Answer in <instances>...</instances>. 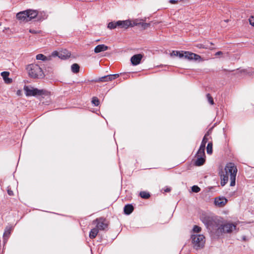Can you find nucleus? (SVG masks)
Masks as SVG:
<instances>
[{
	"instance_id": "nucleus-1",
	"label": "nucleus",
	"mask_w": 254,
	"mask_h": 254,
	"mask_svg": "<svg viewBox=\"0 0 254 254\" xmlns=\"http://www.w3.org/2000/svg\"><path fill=\"white\" fill-rule=\"evenodd\" d=\"M207 228L213 233L219 236L224 233H230L235 230L236 226L232 223L222 224L218 220L209 219Z\"/></svg>"
},
{
	"instance_id": "nucleus-2",
	"label": "nucleus",
	"mask_w": 254,
	"mask_h": 254,
	"mask_svg": "<svg viewBox=\"0 0 254 254\" xmlns=\"http://www.w3.org/2000/svg\"><path fill=\"white\" fill-rule=\"evenodd\" d=\"M237 173L236 166L233 163H229L225 167L224 170L220 173L221 185L224 186L228 181L229 177L231 181L230 186L235 185L236 177Z\"/></svg>"
},
{
	"instance_id": "nucleus-3",
	"label": "nucleus",
	"mask_w": 254,
	"mask_h": 254,
	"mask_svg": "<svg viewBox=\"0 0 254 254\" xmlns=\"http://www.w3.org/2000/svg\"><path fill=\"white\" fill-rule=\"evenodd\" d=\"M170 55L171 57H178L180 59H184L198 63L204 61L203 59L199 55L190 51H173Z\"/></svg>"
},
{
	"instance_id": "nucleus-4",
	"label": "nucleus",
	"mask_w": 254,
	"mask_h": 254,
	"mask_svg": "<svg viewBox=\"0 0 254 254\" xmlns=\"http://www.w3.org/2000/svg\"><path fill=\"white\" fill-rule=\"evenodd\" d=\"M193 248L195 250L202 249L205 243V238L203 235L199 234H192L191 236Z\"/></svg>"
},
{
	"instance_id": "nucleus-5",
	"label": "nucleus",
	"mask_w": 254,
	"mask_h": 254,
	"mask_svg": "<svg viewBox=\"0 0 254 254\" xmlns=\"http://www.w3.org/2000/svg\"><path fill=\"white\" fill-rule=\"evenodd\" d=\"M29 76L33 78H42L44 72L39 64H28L26 68Z\"/></svg>"
},
{
	"instance_id": "nucleus-6",
	"label": "nucleus",
	"mask_w": 254,
	"mask_h": 254,
	"mask_svg": "<svg viewBox=\"0 0 254 254\" xmlns=\"http://www.w3.org/2000/svg\"><path fill=\"white\" fill-rule=\"evenodd\" d=\"M24 90L27 96L41 95L44 94L46 92L44 90H39L32 86H24Z\"/></svg>"
},
{
	"instance_id": "nucleus-7",
	"label": "nucleus",
	"mask_w": 254,
	"mask_h": 254,
	"mask_svg": "<svg viewBox=\"0 0 254 254\" xmlns=\"http://www.w3.org/2000/svg\"><path fill=\"white\" fill-rule=\"evenodd\" d=\"M71 53L66 49H63L61 51H54L51 53L52 58L58 57L62 60H66L70 57Z\"/></svg>"
},
{
	"instance_id": "nucleus-8",
	"label": "nucleus",
	"mask_w": 254,
	"mask_h": 254,
	"mask_svg": "<svg viewBox=\"0 0 254 254\" xmlns=\"http://www.w3.org/2000/svg\"><path fill=\"white\" fill-rule=\"evenodd\" d=\"M116 24L118 25V27L125 29H127L129 27H133L137 25V23L134 22L132 23L130 20H119L116 21Z\"/></svg>"
},
{
	"instance_id": "nucleus-9",
	"label": "nucleus",
	"mask_w": 254,
	"mask_h": 254,
	"mask_svg": "<svg viewBox=\"0 0 254 254\" xmlns=\"http://www.w3.org/2000/svg\"><path fill=\"white\" fill-rule=\"evenodd\" d=\"M93 223H96V228L99 230H105L108 227V223L106 220L102 218L96 219L93 221Z\"/></svg>"
},
{
	"instance_id": "nucleus-10",
	"label": "nucleus",
	"mask_w": 254,
	"mask_h": 254,
	"mask_svg": "<svg viewBox=\"0 0 254 254\" xmlns=\"http://www.w3.org/2000/svg\"><path fill=\"white\" fill-rule=\"evenodd\" d=\"M26 11L27 12V19L28 21L35 18L36 16H38V19L40 20H42L45 19V18H43V19L39 18L38 12L36 10L27 9L26 10Z\"/></svg>"
},
{
	"instance_id": "nucleus-11",
	"label": "nucleus",
	"mask_w": 254,
	"mask_h": 254,
	"mask_svg": "<svg viewBox=\"0 0 254 254\" xmlns=\"http://www.w3.org/2000/svg\"><path fill=\"white\" fill-rule=\"evenodd\" d=\"M227 202V199L224 197H219L215 198V204L220 207H223Z\"/></svg>"
},
{
	"instance_id": "nucleus-12",
	"label": "nucleus",
	"mask_w": 254,
	"mask_h": 254,
	"mask_svg": "<svg viewBox=\"0 0 254 254\" xmlns=\"http://www.w3.org/2000/svg\"><path fill=\"white\" fill-rule=\"evenodd\" d=\"M16 18L21 22H28L26 10L20 11L17 13Z\"/></svg>"
},
{
	"instance_id": "nucleus-13",
	"label": "nucleus",
	"mask_w": 254,
	"mask_h": 254,
	"mask_svg": "<svg viewBox=\"0 0 254 254\" xmlns=\"http://www.w3.org/2000/svg\"><path fill=\"white\" fill-rule=\"evenodd\" d=\"M143 57V55L141 54L133 55L130 58L131 64H140Z\"/></svg>"
},
{
	"instance_id": "nucleus-14",
	"label": "nucleus",
	"mask_w": 254,
	"mask_h": 254,
	"mask_svg": "<svg viewBox=\"0 0 254 254\" xmlns=\"http://www.w3.org/2000/svg\"><path fill=\"white\" fill-rule=\"evenodd\" d=\"M118 76H119L118 74H113V75H111V74L108 75H106L104 77H102L100 78L98 81H101V82L111 81L113 79H115Z\"/></svg>"
},
{
	"instance_id": "nucleus-15",
	"label": "nucleus",
	"mask_w": 254,
	"mask_h": 254,
	"mask_svg": "<svg viewBox=\"0 0 254 254\" xmlns=\"http://www.w3.org/2000/svg\"><path fill=\"white\" fill-rule=\"evenodd\" d=\"M108 49V47L104 45H97L94 49V52L95 53H99L101 52L105 51Z\"/></svg>"
},
{
	"instance_id": "nucleus-16",
	"label": "nucleus",
	"mask_w": 254,
	"mask_h": 254,
	"mask_svg": "<svg viewBox=\"0 0 254 254\" xmlns=\"http://www.w3.org/2000/svg\"><path fill=\"white\" fill-rule=\"evenodd\" d=\"M36 59L37 60H40V61H42L43 62H47V61H49L51 60L52 56H51V54L49 57H46L45 55H44L43 54H39L36 56Z\"/></svg>"
},
{
	"instance_id": "nucleus-17",
	"label": "nucleus",
	"mask_w": 254,
	"mask_h": 254,
	"mask_svg": "<svg viewBox=\"0 0 254 254\" xmlns=\"http://www.w3.org/2000/svg\"><path fill=\"white\" fill-rule=\"evenodd\" d=\"M9 74V73L7 71H3L1 73V75L2 77L4 82L7 84L10 83L12 82V79L8 77Z\"/></svg>"
},
{
	"instance_id": "nucleus-18",
	"label": "nucleus",
	"mask_w": 254,
	"mask_h": 254,
	"mask_svg": "<svg viewBox=\"0 0 254 254\" xmlns=\"http://www.w3.org/2000/svg\"><path fill=\"white\" fill-rule=\"evenodd\" d=\"M133 210V207L132 205L128 204L125 206L124 207V212L126 214H130Z\"/></svg>"
},
{
	"instance_id": "nucleus-19",
	"label": "nucleus",
	"mask_w": 254,
	"mask_h": 254,
	"mask_svg": "<svg viewBox=\"0 0 254 254\" xmlns=\"http://www.w3.org/2000/svg\"><path fill=\"white\" fill-rule=\"evenodd\" d=\"M197 159L195 161V164L196 166H200L202 165L205 162V157H196Z\"/></svg>"
},
{
	"instance_id": "nucleus-20",
	"label": "nucleus",
	"mask_w": 254,
	"mask_h": 254,
	"mask_svg": "<svg viewBox=\"0 0 254 254\" xmlns=\"http://www.w3.org/2000/svg\"><path fill=\"white\" fill-rule=\"evenodd\" d=\"M99 232V230L96 227L92 229L89 233V237L91 239L95 238Z\"/></svg>"
},
{
	"instance_id": "nucleus-21",
	"label": "nucleus",
	"mask_w": 254,
	"mask_h": 254,
	"mask_svg": "<svg viewBox=\"0 0 254 254\" xmlns=\"http://www.w3.org/2000/svg\"><path fill=\"white\" fill-rule=\"evenodd\" d=\"M10 233H11V228H9V227H6L5 230V231L3 233V236L4 242L8 239V238L9 237V236L10 234Z\"/></svg>"
},
{
	"instance_id": "nucleus-22",
	"label": "nucleus",
	"mask_w": 254,
	"mask_h": 254,
	"mask_svg": "<svg viewBox=\"0 0 254 254\" xmlns=\"http://www.w3.org/2000/svg\"><path fill=\"white\" fill-rule=\"evenodd\" d=\"M204 150V148H201V147H200L199 150L197 152L196 157H205Z\"/></svg>"
},
{
	"instance_id": "nucleus-23",
	"label": "nucleus",
	"mask_w": 254,
	"mask_h": 254,
	"mask_svg": "<svg viewBox=\"0 0 254 254\" xmlns=\"http://www.w3.org/2000/svg\"><path fill=\"white\" fill-rule=\"evenodd\" d=\"M107 27L110 29H114L118 27V25L116 24V21H112L108 23Z\"/></svg>"
},
{
	"instance_id": "nucleus-24",
	"label": "nucleus",
	"mask_w": 254,
	"mask_h": 254,
	"mask_svg": "<svg viewBox=\"0 0 254 254\" xmlns=\"http://www.w3.org/2000/svg\"><path fill=\"white\" fill-rule=\"evenodd\" d=\"M79 64H72L71 66V71L73 73H77L79 71Z\"/></svg>"
},
{
	"instance_id": "nucleus-25",
	"label": "nucleus",
	"mask_w": 254,
	"mask_h": 254,
	"mask_svg": "<svg viewBox=\"0 0 254 254\" xmlns=\"http://www.w3.org/2000/svg\"><path fill=\"white\" fill-rule=\"evenodd\" d=\"M207 153L208 154H211L212 153V143L209 142L207 144Z\"/></svg>"
},
{
	"instance_id": "nucleus-26",
	"label": "nucleus",
	"mask_w": 254,
	"mask_h": 254,
	"mask_svg": "<svg viewBox=\"0 0 254 254\" xmlns=\"http://www.w3.org/2000/svg\"><path fill=\"white\" fill-rule=\"evenodd\" d=\"M140 196L143 198H148L150 196V194L148 192L146 191H141L140 192Z\"/></svg>"
},
{
	"instance_id": "nucleus-27",
	"label": "nucleus",
	"mask_w": 254,
	"mask_h": 254,
	"mask_svg": "<svg viewBox=\"0 0 254 254\" xmlns=\"http://www.w3.org/2000/svg\"><path fill=\"white\" fill-rule=\"evenodd\" d=\"M208 140V139L206 138V134L205 135V136H204L202 140V142H201V145H200V146L201 148H204L205 147V144L207 142Z\"/></svg>"
},
{
	"instance_id": "nucleus-28",
	"label": "nucleus",
	"mask_w": 254,
	"mask_h": 254,
	"mask_svg": "<svg viewBox=\"0 0 254 254\" xmlns=\"http://www.w3.org/2000/svg\"><path fill=\"white\" fill-rule=\"evenodd\" d=\"M201 228L198 226L195 225L193 227V232L194 233L199 234V233L201 231Z\"/></svg>"
},
{
	"instance_id": "nucleus-29",
	"label": "nucleus",
	"mask_w": 254,
	"mask_h": 254,
	"mask_svg": "<svg viewBox=\"0 0 254 254\" xmlns=\"http://www.w3.org/2000/svg\"><path fill=\"white\" fill-rule=\"evenodd\" d=\"M92 103L95 106H98L99 104V100L96 97H93L92 98Z\"/></svg>"
},
{
	"instance_id": "nucleus-30",
	"label": "nucleus",
	"mask_w": 254,
	"mask_h": 254,
	"mask_svg": "<svg viewBox=\"0 0 254 254\" xmlns=\"http://www.w3.org/2000/svg\"><path fill=\"white\" fill-rule=\"evenodd\" d=\"M191 190L193 192H198L200 191V189L197 186H193L191 188Z\"/></svg>"
},
{
	"instance_id": "nucleus-31",
	"label": "nucleus",
	"mask_w": 254,
	"mask_h": 254,
	"mask_svg": "<svg viewBox=\"0 0 254 254\" xmlns=\"http://www.w3.org/2000/svg\"><path fill=\"white\" fill-rule=\"evenodd\" d=\"M206 97L209 103L213 105L214 104L213 99L210 95L209 94H207Z\"/></svg>"
},
{
	"instance_id": "nucleus-32",
	"label": "nucleus",
	"mask_w": 254,
	"mask_h": 254,
	"mask_svg": "<svg viewBox=\"0 0 254 254\" xmlns=\"http://www.w3.org/2000/svg\"><path fill=\"white\" fill-rule=\"evenodd\" d=\"M249 22L250 24L253 26H254V16H251L250 18H249Z\"/></svg>"
},
{
	"instance_id": "nucleus-33",
	"label": "nucleus",
	"mask_w": 254,
	"mask_h": 254,
	"mask_svg": "<svg viewBox=\"0 0 254 254\" xmlns=\"http://www.w3.org/2000/svg\"><path fill=\"white\" fill-rule=\"evenodd\" d=\"M141 25L144 29H145L149 26L150 24L147 23H142Z\"/></svg>"
},
{
	"instance_id": "nucleus-34",
	"label": "nucleus",
	"mask_w": 254,
	"mask_h": 254,
	"mask_svg": "<svg viewBox=\"0 0 254 254\" xmlns=\"http://www.w3.org/2000/svg\"><path fill=\"white\" fill-rule=\"evenodd\" d=\"M223 69L224 70H226L227 71H229V72H231V71H233L235 70V69L234 68H232V67H227V68H224Z\"/></svg>"
},
{
	"instance_id": "nucleus-35",
	"label": "nucleus",
	"mask_w": 254,
	"mask_h": 254,
	"mask_svg": "<svg viewBox=\"0 0 254 254\" xmlns=\"http://www.w3.org/2000/svg\"><path fill=\"white\" fill-rule=\"evenodd\" d=\"M40 31H37L36 30H34V29H30L29 30V32L32 33V34H37V33H39Z\"/></svg>"
},
{
	"instance_id": "nucleus-36",
	"label": "nucleus",
	"mask_w": 254,
	"mask_h": 254,
	"mask_svg": "<svg viewBox=\"0 0 254 254\" xmlns=\"http://www.w3.org/2000/svg\"><path fill=\"white\" fill-rule=\"evenodd\" d=\"M171 189L170 188L166 187V188L162 189V191L163 190L165 192H170L171 191Z\"/></svg>"
},
{
	"instance_id": "nucleus-37",
	"label": "nucleus",
	"mask_w": 254,
	"mask_h": 254,
	"mask_svg": "<svg viewBox=\"0 0 254 254\" xmlns=\"http://www.w3.org/2000/svg\"><path fill=\"white\" fill-rule=\"evenodd\" d=\"M179 1H180V0H170L169 2L171 4H176Z\"/></svg>"
},
{
	"instance_id": "nucleus-38",
	"label": "nucleus",
	"mask_w": 254,
	"mask_h": 254,
	"mask_svg": "<svg viewBox=\"0 0 254 254\" xmlns=\"http://www.w3.org/2000/svg\"><path fill=\"white\" fill-rule=\"evenodd\" d=\"M7 193H8V194L9 195H13V191L11 190H9V189H8L7 190Z\"/></svg>"
},
{
	"instance_id": "nucleus-39",
	"label": "nucleus",
	"mask_w": 254,
	"mask_h": 254,
	"mask_svg": "<svg viewBox=\"0 0 254 254\" xmlns=\"http://www.w3.org/2000/svg\"><path fill=\"white\" fill-rule=\"evenodd\" d=\"M197 47L203 49L206 48V47L204 45L201 44H200L199 46H197Z\"/></svg>"
},
{
	"instance_id": "nucleus-40",
	"label": "nucleus",
	"mask_w": 254,
	"mask_h": 254,
	"mask_svg": "<svg viewBox=\"0 0 254 254\" xmlns=\"http://www.w3.org/2000/svg\"><path fill=\"white\" fill-rule=\"evenodd\" d=\"M223 54V53L221 51H219V52H217L215 53V56H218V55H222Z\"/></svg>"
},
{
	"instance_id": "nucleus-41",
	"label": "nucleus",
	"mask_w": 254,
	"mask_h": 254,
	"mask_svg": "<svg viewBox=\"0 0 254 254\" xmlns=\"http://www.w3.org/2000/svg\"><path fill=\"white\" fill-rule=\"evenodd\" d=\"M16 94L18 95V96H20L21 95V91L20 90H18L16 92Z\"/></svg>"
},
{
	"instance_id": "nucleus-42",
	"label": "nucleus",
	"mask_w": 254,
	"mask_h": 254,
	"mask_svg": "<svg viewBox=\"0 0 254 254\" xmlns=\"http://www.w3.org/2000/svg\"><path fill=\"white\" fill-rule=\"evenodd\" d=\"M32 61H34V62L35 61V60L33 58H32Z\"/></svg>"
}]
</instances>
